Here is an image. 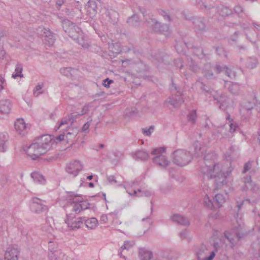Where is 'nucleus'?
I'll return each instance as SVG.
<instances>
[{
	"label": "nucleus",
	"instance_id": "obj_36",
	"mask_svg": "<svg viewBox=\"0 0 260 260\" xmlns=\"http://www.w3.org/2000/svg\"><path fill=\"white\" fill-rule=\"evenodd\" d=\"M139 19L138 16L136 14H134L131 18H129L127 21L133 26H136L138 23Z\"/></svg>",
	"mask_w": 260,
	"mask_h": 260
},
{
	"label": "nucleus",
	"instance_id": "obj_11",
	"mask_svg": "<svg viewBox=\"0 0 260 260\" xmlns=\"http://www.w3.org/2000/svg\"><path fill=\"white\" fill-rule=\"evenodd\" d=\"M147 25L151 28L155 32H160L164 33L165 36L167 37L169 35V28L167 25H161L155 19L153 18H149V20H146Z\"/></svg>",
	"mask_w": 260,
	"mask_h": 260
},
{
	"label": "nucleus",
	"instance_id": "obj_7",
	"mask_svg": "<svg viewBox=\"0 0 260 260\" xmlns=\"http://www.w3.org/2000/svg\"><path fill=\"white\" fill-rule=\"evenodd\" d=\"M74 119L70 117L62 119L58 126L56 127L57 129H60L63 131L65 129L67 133L66 134V138L68 141H70L74 138L78 134L79 131L77 128L71 127L70 126L73 122Z\"/></svg>",
	"mask_w": 260,
	"mask_h": 260
},
{
	"label": "nucleus",
	"instance_id": "obj_18",
	"mask_svg": "<svg viewBox=\"0 0 260 260\" xmlns=\"http://www.w3.org/2000/svg\"><path fill=\"white\" fill-rule=\"evenodd\" d=\"M11 103L10 100H5L0 103V119L5 118L10 113L11 110Z\"/></svg>",
	"mask_w": 260,
	"mask_h": 260
},
{
	"label": "nucleus",
	"instance_id": "obj_15",
	"mask_svg": "<svg viewBox=\"0 0 260 260\" xmlns=\"http://www.w3.org/2000/svg\"><path fill=\"white\" fill-rule=\"evenodd\" d=\"M82 169L83 165L81 162L79 160H75L67 164L66 170L68 174L73 177H76Z\"/></svg>",
	"mask_w": 260,
	"mask_h": 260
},
{
	"label": "nucleus",
	"instance_id": "obj_51",
	"mask_svg": "<svg viewBox=\"0 0 260 260\" xmlns=\"http://www.w3.org/2000/svg\"><path fill=\"white\" fill-rule=\"evenodd\" d=\"M229 126H230L229 132L231 134H232L234 132H235L236 128H237V125L236 123H230Z\"/></svg>",
	"mask_w": 260,
	"mask_h": 260
},
{
	"label": "nucleus",
	"instance_id": "obj_4",
	"mask_svg": "<svg viewBox=\"0 0 260 260\" xmlns=\"http://www.w3.org/2000/svg\"><path fill=\"white\" fill-rule=\"evenodd\" d=\"M62 23L64 31L68 33L70 37L72 38L83 48H87L88 47L89 45L88 42L86 39V37L80 28L68 19L64 20Z\"/></svg>",
	"mask_w": 260,
	"mask_h": 260
},
{
	"label": "nucleus",
	"instance_id": "obj_5",
	"mask_svg": "<svg viewBox=\"0 0 260 260\" xmlns=\"http://www.w3.org/2000/svg\"><path fill=\"white\" fill-rule=\"evenodd\" d=\"M172 161L175 165L182 167L188 165L192 159L189 152L184 149H177L172 154Z\"/></svg>",
	"mask_w": 260,
	"mask_h": 260
},
{
	"label": "nucleus",
	"instance_id": "obj_14",
	"mask_svg": "<svg viewBox=\"0 0 260 260\" xmlns=\"http://www.w3.org/2000/svg\"><path fill=\"white\" fill-rule=\"evenodd\" d=\"M49 250L48 254L50 260H62L64 256V254L58 249L57 244L51 241L49 242Z\"/></svg>",
	"mask_w": 260,
	"mask_h": 260
},
{
	"label": "nucleus",
	"instance_id": "obj_34",
	"mask_svg": "<svg viewBox=\"0 0 260 260\" xmlns=\"http://www.w3.org/2000/svg\"><path fill=\"white\" fill-rule=\"evenodd\" d=\"M195 27L199 30H203L204 29L205 25L204 23L200 19H196L193 21Z\"/></svg>",
	"mask_w": 260,
	"mask_h": 260
},
{
	"label": "nucleus",
	"instance_id": "obj_3",
	"mask_svg": "<svg viewBox=\"0 0 260 260\" xmlns=\"http://www.w3.org/2000/svg\"><path fill=\"white\" fill-rule=\"evenodd\" d=\"M53 143L51 135H43L30 145L25 151L31 159H35L46 153Z\"/></svg>",
	"mask_w": 260,
	"mask_h": 260
},
{
	"label": "nucleus",
	"instance_id": "obj_17",
	"mask_svg": "<svg viewBox=\"0 0 260 260\" xmlns=\"http://www.w3.org/2000/svg\"><path fill=\"white\" fill-rule=\"evenodd\" d=\"M14 126L16 133L21 136L25 135L27 133V130L29 128L28 124L26 123L22 118L17 119L15 122Z\"/></svg>",
	"mask_w": 260,
	"mask_h": 260
},
{
	"label": "nucleus",
	"instance_id": "obj_2",
	"mask_svg": "<svg viewBox=\"0 0 260 260\" xmlns=\"http://www.w3.org/2000/svg\"><path fill=\"white\" fill-rule=\"evenodd\" d=\"M66 204L63 208L66 212V223L72 230L80 228L84 220V217H75L74 214H78L89 207V204L83 201L81 197L73 193H68L66 197Z\"/></svg>",
	"mask_w": 260,
	"mask_h": 260
},
{
	"label": "nucleus",
	"instance_id": "obj_54",
	"mask_svg": "<svg viewBox=\"0 0 260 260\" xmlns=\"http://www.w3.org/2000/svg\"><path fill=\"white\" fill-rule=\"evenodd\" d=\"M108 221V217L107 215L103 214L101 216L100 222L101 223L104 224Z\"/></svg>",
	"mask_w": 260,
	"mask_h": 260
},
{
	"label": "nucleus",
	"instance_id": "obj_30",
	"mask_svg": "<svg viewBox=\"0 0 260 260\" xmlns=\"http://www.w3.org/2000/svg\"><path fill=\"white\" fill-rule=\"evenodd\" d=\"M44 83H39L33 90V94L35 97H38L44 92Z\"/></svg>",
	"mask_w": 260,
	"mask_h": 260
},
{
	"label": "nucleus",
	"instance_id": "obj_10",
	"mask_svg": "<svg viewBox=\"0 0 260 260\" xmlns=\"http://www.w3.org/2000/svg\"><path fill=\"white\" fill-rule=\"evenodd\" d=\"M193 147L194 148V155L197 156H204L206 161L214 160L217 158V155L214 152H210L204 155V152L206 150L205 147H202L201 144L199 142H195Z\"/></svg>",
	"mask_w": 260,
	"mask_h": 260
},
{
	"label": "nucleus",
	"instance_id": "obj_43",
	"mask_svg": "<svg viewBox=\"0 0 260 260\" xmlns=\"http://www.w3.org/2000/svg\"><path fill=\"white\" fill-rule=\"evenodd\" d=\"M42 231L44 233V235L48 236L49 238L52 235V232L53 231L52 228L50 226H47L46 227H43L42 228Z\"/></svg>",
	"mask_w": 260,
	"mask_h": 260
},
{
	"label": "nucleus",
	"instance_id": "obj_42",
	"mask_svg": "<svg viewBox=\"0 0 260 260\" xmlns=\"http://www.w3.org/2000/svg\"><path fill=\"white\" fill-rule=\"evenodd\" d=\"M203 90L205 91L206 95L208 96L209 95H211L213 96V99L215 100H217L218 102H219V100L217 98V91H214L213 90H206L205 88H203Z\"/></svg>",
	"mask_w": 260,
	"mask_h": 260
},
{
	"label": "nucleus",
	"instance_id": "obj_23",
	"mask_svg": "<svg viewBox=\"0 0 260 260\" xmlns=\"http://www.w3.org/2000/svg\"><path fill=\"white\" fill-rule=\"evenodd\" d=\"M171 219L181 225L188 226L189 225L188 220L184 217L178 214H175L171 216Z\"/></svg>",
	"mask_w": 260,
	"mask_h": 260
},
{
	"label": "nucleus",
	"instance_id": "obj_56",
	"mask_svg": "<svg viewBox=\"0 0 260 260\" xmlns=\"http://www.w3.org/2000/svg\"><path fill=\"white\" fill-rule=\"evenodd\" d=\"M89 126H90V122H89V121H87L83 125V126L82 127V131L84 132H85V133L88 132V130H89Z\"/></svg>",
	"mask_w": 260,
	"mask_h": 260
},
{
	"label": "nucleus",
	"instance_id": "obj_9",
	"mask_svg": "<svg viewBox=\"0 0 260 260\" xmlns=\"http://www.w3.org/2000/svg\"><path fill=\"white\" fill-rule=\"evenodd\" d=\"M138 184L135 182H132L127 183L126 184L122 185L121 183H118V186H123L126 189V192L131 196L142 197L145 196L149 197L153 194V192L150 190H141V189L136 190V186Z\"/></svg>",
	"mask_w": 260,
	"mask_h": 260
},
{
	"label": "nucleus",
	"instance_id": "obj_40",
	"mask_svg": "<svg viewBox=\"0 0 260 260\" xmlns=\"http://www.w3.org/2000/svg\"><path fill=\"white\" fill-rule=\"evenodd\" d=\"M154 129V126L151 125L149 127H145L142 129L143 134L146 136H150L153 132Z\"/></svg>",
	"mask_w": 260,
	"mask_h": 260
},
{
	"label": "nucleus",
	"instance_id": "obj_20",
	"mask_svg": "<svg viewBox=\"0 0 260 260\" xmlns=\"http://www.w3.org/2000/svg\"><path fill=\"white\" fill-rule=\"evenodd\" d=\"M86 15L90 18H93L96 14V5L93 0H89L85 6Z\"/></svg>",
	"mask_w": 260,
	"mask_h": 260
},
{
	"label": "nucleus",
	"instance_id": "obj_19",
	"mask_svg": "<svg viewBox=\"0 0 260 260\" xmlns=\"http://www.w3.org/2000/svg\"><path fill=\"white\" fill-rule=\"evenodd\" d=\"M38 31H41V35L44 38L46 45L50 47L54 44L55 40L54 37L49 29L44 27H40Z\"/></svg>",
	"mask_w": 260,
	"mask_h": 260
},
{
	"label": "nucleus",
	"instance_id": "obj_16",
	"mask_svg": "<svg viewBox=\"0 0 260 260\" xmlns=\"http://www.w3.org/2000/svg\"><path fill=\"white\" fill-rule=\"evenodd\" d=\"M199 260H213L215 255V251H210L205 246H202L197 252Z\"/></svg>",
	"mask_w": 260,
	"mask_h": 260
},
{
	"label": "nucleus",
	"instance_id": "obj_53",
	"mask_svg": "<svg viewBox=\"0 0 260 260\" xmlns=\"http://www.w3.org/2000/svg\"><path fill=\"white\" fill-rule=\"evenodd\" d=\"M113 80H110L109 78H107L103 81V85L107 88L109 87V85L113 82Z\"/></svg>",
	"mask_w": 260,
	"mask_h": 260
},
{
	"label": "nucleus",
	"instance_id": "obj_37",
	"mask_svg": "<svg viewBox=\"0 0 260 260\" xmlns=\"http://www.w3.org/2000/svg\"><path fill=\"white\" fill-rule=\"evenodd\" d=\"M229 89L231 93L236 94L239 89V86L235 83H230Z\"/></svg>",
	"mask_w": 260,
	"mask_h": 260
},
{
	"label": "nucleus",
	"instance_id": "obj_46",
	"mask_svg": "<svg viewBox=\"0 0 260 260\" xmlns=\"http://www.w3.org/2000/svg\"><path fill=\"white\" fill-rule=\"evenodd\" d=\"M250 204V201L249 199H246L244 200H237L236 201V206L238 209L239 210L242 207L244 204Z\"/></svg>",
	"mask_w": 260,
	"mask_h": 260
},
{
	"label": "nucleus",
	"instance_id": "obj_63",
	"mask_svg": "<svg viewBox=\"0 0 260 260\" xmlns=\"http://www.w3.org/2000/svg\"><path fill=\"white\" fill-rule=\"evenodd\" d=\"M175 48H176V51L179 53H181L182 52V50L180 49V48H179V46L178 44H177L176 46H175Z\"/></svg>",
	"mask_w": 260,
	"mask_h": 260
},
{
	"label": "nucleus",
	"instance_id": "obj_48",
	"mask_svg": "<svg viewBox=\"0 0 260 260\" xmlns=\"http://www.w3.org/2000/svg\"><path fill=\"white\" fill-rule=\"evenodd\" d=\"M188 232L187 230H183L181 231L179 235L181 239H185L188 238Z\"/></svg>",
	"mask_w": 260,
	"mask_h": 260
},
{
	"label": "nucleus",
	"instance_id": "obj_50",
	"mask_svg": "<svg viewBox=\"0 0 260 260\" xmlns=\"http://www.w3.org/2000/svg\"><path fill=\"white\" fill-rule=\"evenodd\" d=\"M229 153L227 152L226 153L224 154V158L227 160H231V155L232 153L234 151V148L233 146L230 147V148L229 149Z\"/></svg>",
	"mask_w": 260,
	"mask_h": 260
},
{
	"label": "nucleus",
	"instance_id": "obj_64",
	"mask_svg": "<svg viewBox=\"0 0 260 260\" xmlns=\"http://www.w3.org/2000/svg\"><path fill=\"white\" fill-rule=\"evenodd\" d=\"M205 76H206V78H209L211 76H213V74L210 73H205Z\"/></svg>",
	"mask_w": 260,
	"mask_h": 260
},
{
	"label": "nucleus",
	"instance_id": "obj_25",
	"mask_svg": "<svg viewBox=\"0 0 260 260\" xmlns=\"http://www.w3.org/2000/svg\"><path fill=\"white\" fill-rule=\"evenodd\" d=\"M134 245V243L132 241H126L124 242L123 245L121 246L120 250L118 251V255L120 257L123 258L124 259H126V257L122 255V252L123 250H129Z\"/></svg>",
	"mask_w": 260,
	"mask_h": 260
},
{
	"label": "nucleus",
	"instance_id": "obj_39",
	"mask_svg": "<svg viewBox=\"0 0 260 260\" xmlns=\"http://www.w3.org/2000/svg\"><path fill=\"white\" fill-rule=\"evenodd\" d=\"M231 13V10L227 7H222L219 9V14L222 16H228Z\"/></svg>",
	"mask_w": 260,
	"mask_h": 260
},
{
	"label": "nucleus",
	"instance_id": "obj_22",
	"mask_svg": "<svg viewBox=\"0 0 260 260\" xmlns=\"http://www.w3.org/2000/svg\"><path fill=\"white\" fill-rule=\"evenodd\" d=\"M243 181L245 185V187L243 189V190L247 189L255 192L259 188L257 185L252 182L250 176H247L246 177H244L243 178Z\"/></svg>",
	"mask_w": 260,
	"mask_h": 260
},
{
	"label": "nucleus",
	"instance_id": "obj_38",
	"mask_svg": "<svg viewBox=\"0 0 260 260\" xmlns=\"http://www.w3.org/2000/svg\"><path fill=\"white\" fill-rule=\"evenodd\" d=\"M74 71V70L71 68H63L60 69V72L62 75L68 77L72 75V72Z\"/></svg>",
	"mask_w": 260,
	"mask_h": 260
},
{
	"label": "nucleus",
	"instance_id": "obj_12",
	"mask_svg": "<svg viewBox=\"0 0 260 260\" xmlns=\"http://www.w3.org/2000/svg\"><path fill=\"white\" fill-rule=\"evenodd\" d=\"M45 201L38 198H32L30 202V209L35 213H40L48 210V207L45 205Z\"/></svg>",
	"mask_w": 260,
	"mask_h": 260
},
{
	"label": "nucleus",
	"instance_id": "obj_59",
	"mask_svg": "<svg viewBox=\"0 0 260 260\" xmlns=\"http://www.w3.org/2000/svg\"><path fill=\"white\" fill-rule=\"evenodd\" d=\"M234 10L236 13H240L243 11V8L240 6H237L235 7Z\"/></svg>",
	"mask_w": 260,
	"mask_h": 260
},
{
	"label": "nucleus",
	"instance_id": "obj_26",
	"mask_svg": "<svg viewBox=\"0 0 260 260\" xmlns=\"http://www.w3.org/2000/svg\"><path fill=\"white\" fill-rule=\"evenodd\" d=\"M132 157L135 159L146 160L149 157L148 153L145 150H139L132 153Z\"/></svg>",
	"mask_w": 260,
	"mask_h": 260
},
{
	"label": "nucleus",
	"instance_id": "obj_8",
	"mask_svg": "<svg viewBox=\"0 0 260 260\" xmlns=\"http://www.w3.org/2000/svg\"><path fill=\"white\" fill-rule=\"evenodd\" d=\"M166 149L164 147H160L154 149L151 154L155 157L153 158V162L162 169H167L170 166L171 162L167 157L163 154Z\"/></svg>",
	"mask_w": 260,
	"mask_h": 260
},
{
	"label": "nucleus",
	"instance_id": "obj_62",
	"mask_svg": "<svg viewBox=\"0 0 260 260\" xmlns=\"http://www.w3.org/2000/svg\"><path fill=\"white\" fill-rule=\"evenodd\" d=\"M64 3V1L63 0H57V2H56V5L60 7L61 6L62 4Z\"/></svg>",
	"mask_w": 260,
	"mask_h": 260
},
{
	"label": "nucleus",
	"instance_id": "obj_57",
	"mask_svg": "<svg viewBox=\"0 0 260 260\" xmlns=\"http://www.w3.org/2000/svg\"><path fill=\"white\" fill-rule=\"evenodd\" d=\"M160 13L164 17L165 20L168 21L170 20V17L167 14V13L165 11L161 10Z\"/></svg>",
	"mask_w": 260,
	"mask_h": 260
},
{
	"label": "nucleus",
	"instance_id": "obj_32",
	"mask_svg": "<svg viewBox=\"0 0 260 260\" xmlns=\"http://www.w3.org/2000/svg\"><path fill=\"white\" fill-rule=\"evenodd\" d=\"M90 108L89 105L87 104L85 105L83 108L81 112H76L72 114V118H75L77 116H80L84 115L88 113Z\"/></svg>",
	"mask_w": 260,
	"mask_h": 260
},
{
	"label": "nucleus",
	"instance_id": "obj_24",
	"mask_svg": "<svg viewBox=\"0 0 260 260\" xmlns=\"http://www.w3.org/2000/svg\"><path fill=\"white\" fill-rule=\"evenodd\" d=\"M139 256L141 260H150L152 257V253L144 248L139 249Z\"/></svg>",
	"mask_w": 260,
	"mask_h": 260
},
{
	"label": "nucleus",
	"instance_id": "obj_31",
	"mask_svg": "<svg viewBox=\"0 0 260 260\" xmlns=\"http://www.w3.org/2000/svg\"><path fill=\"white\" fill-rule=\"evenodd\" d=\"M23 68L21 64L18 63L15 67V72L12 74V77L14 79L17 77H22L23 75L22 74Z\"/></svg>",
	"mask_w": 260,
	"mask_h": 260
},
{
	"label": "nucleus",
	"instance_id": "obj_49",
	"mask_svg": "<svg viewBox=\"0 0 260 260\" xmlns=\"http://www.w3.org/2000/svg\"><path fill=\"white\" fill-rule=\"evenodd\" d=\"M6 85L5 79L2 76H0V92L5 88Z\"/></svg>",
	"mask_w": 260,
	"mask_h": 260
},
{
	"label": "nucleus",
	"instance_id": "obj_47",
	"mask_svg": "<svg viewBox=\"0 0 260 260\" xmlns=\"http://www.w3.org/2000/svg\"><path fill=\"white\" fill-rule=\"evenodd\" d=\"M216 70L217 73H220L221 72H225V73L229 76V69L226 67H221L218 65L216 66Z\"/></svg>",
	"mask_w": 260,
	"mask_h": 260
},
{
	"label": "nucleus",
	"instance_id": "obj_33",
	"mask_svg": "<svg viewBox=\"0 0 260 260\" xmlns=\"http://www.w3.org/2000/svg\"><path fill=\"white\" fill-rule=\"evenodd\" d=\"M106 15L109 18V21L112 23H115L118 19V14L116 11H111L108 12Z\"/></svg>",
	"mask_w": 260,
	"mask_h": 260
},
{
	"label": "nucleus",
	"instance_id": "obj_27",
	"mask_svg": "<svg viewBox=\"0 0 260 260\" xmlns=\"http://www.w3.org/2000/svg\"><path fill=\"white\" fill-rule=\"evenodd\" d=\"M31 177L34 181L39 184L44 185L46 183V179L39 172H34L31 173Z\"/></svg>",
	"mask_w": 260,
	"mask_h": 260
},
{
	"label": "nucleus",
	"instance_id": "obj_29",
	"mask_svg": "<svg viewBox=\"0 0 260 260\" xmlns=\"http://www.w3.org/2000/svg\"><path fill=\"white\" fill-rule=\"evenodd\" d=\"M214 201L216 204L217 207L220 208L225 202V198L222 194H217L214 198Z\"/></svg>",
	"mask_w": 260,
	"mask_h": 260
},
{
	"label": "nucleus",
	"instance_id": "obj_55",
	"mask_svg": "<svg viewBox=\"0 0 260 260\" xmlns=\"http://www.w3.org/2000/svg\"><path fill=\"white\" fill-rule=\"evenodd\" d=\"M251 167V163L250 162H246L244 166L243 173H245L250 170Z\"/></svg>",
	"mask_w": 260,
	"mask_h": 260
},
{
	"label": "nucleus",
	"instance_id": "obj_44",
	"mask_svg": "<svg viewBox=\"0 0 260 260\" xmlns=\"http://www.w3.org/2000/svg\"><path fill=\"white\" fill-rule=\"evenodd\" d=\"M254 104L252 102H249L248 103H245L242 106V110L247 111V113H248L251 110H252L254 107Z\"/></svg>",
	"mask_w": 260,
	"mask_h": 260
},
{
	"label": "nucleus",
	"instance_id": "obj_60",
	"mask_svg": "<svg viewBox=\"0 0 260 260\" xmlns=\"http://www.w3.org/2000/svg\"><path fill=\"white\" fill-rule=\"evenodd\" d=\"M64 136H65V134H64V133H63L62 134H60V135L57 136L56 138V139L57 141L60 142V141H62L63 140H64Z\"/></svg>",
	"mask_w": 260,
	"mask_h": 260
},
{
	"label": "nucleus",
	"instance_id": "obj_35",
	"mask_svg": "<svg viewBox=\"0 0 260 260\" xmlns=\"http://www.w3.org/2000/svg\"><path fill=\"white\" fill-rule=\"evenodd\" d=\"M257 64V60L255 58H249L246 62V66L249 69L254 68Z\"/></svg>",
	"mask_w": 260,
	"mask_h": 260
},
{
	"label": "nucleus",
	"instance_id": "obj_1",
	"mask_svg": "<svg viewBox=\"0 0 260 260\" xmlns=\"http://www.w3.org/2000/svg\"><path fill=\"white\" fill-rule=\"evenodd\" d=\"M233 170V168L231 167V162H220L213 166L206 165L203 169L202 172L204 177L215 179L216 186L214 189H211L205 183L201 185V189L205 193L203 201L204 206L212 210L216 208L209 196L212 194L218 187L226 184L231 180L230 174Z\"/></svg>",
	"mask_w": 260,
	"mask_h": 260
},
{
	"label": "nucleus",
	"instance_id": "obj_52",
	"mask_svg": "<svg viewBox=\"0 0 260 260\" xmlns=\"http://www.w3.org/2000/svg\"><path fill=\"white\" fill-rule=\"evenodd\" d=\"M107 180L110 184L113 185L118 182L115 179V177L114 176H110L108 177Z\"/></svg>",
	"mask_w": 260,
	"mask_h": 260
},
{
	"label": "nucleus",
	"instance_id": "obj_61",
	"mask_svg": "<svg viewBox=\"0 0 260 260\" xmlns=\"http://www.w3.org/2000/svg\"><path fill=\"white\" fill-rule=\"evenodd\" d=\"M142 221H146L148 223V224L149 225H150L152 223V221L151 219L149 217H148L146 218H143Z\"/></svg>",
	"mask_w": 260,
	"mask_h": 260
},
{
	"label": "nucleus",
	"instance_id": "obj_13",
	"mask_svg": "<svg viewBox=\"0 0 260 260\" xmlns=\"http://www.w3.org/2000/svg\"><path fill=\"white\" fill-rule=\"evenodd\" d=\"M171 90L173 93L175 91L177 93V95L175 98L170 97L168 100L166 101V102L173 105L175 108H178L180 107L184 102V100L182 97V92L179 89H178L177 87L173 83L172 84Z\"/></svg>",
	"mask_w": 260,
	"mask_h": 260
},
{
	"label": "nucleus",
	"instance_id": "obj_45",
	"mask_svg": "<svg viewBox=\"0 0 260 260\" xmlns=\"http://www.w3.org/2000/svg\"><path fill=\"white\" fill-rule=\"evenodd\" d=\"M197 118L196 111L195 110L190 112L188 116V120L193 123L195 122Z\"/></svg>",
	"mask_w": 260,
	"mask_h": 260
},
{
	"label": "nucleus",
	"instance_id": "obj_41",
	"mask_svg": "<svg viewBox=\"0 0 260 260\" xmlns=\"http://www.w3.org/2000/svg\"><path fill=\"white\" fill-rule=\"evenodd\" d=\"M9 136L6 133H0V143L2 144H8Z\"/></svg>",
	"mask_w": 260,
	"mask_h": 260
},
{
	"label": "nucleus",
	"instance_id": "obj_6",
	"mask_svg": "<svg viewBox=\"0 0 260 260\" xmlns=\"http://www.w3.org/2000/svg\"><path fill=\"white\" fill-rule=\"evenodd\" d=\"M241 230V228H236L231 231H226L224 233V237L220 240L219 245L217 243H214V246L217 248V246H223L224 244L226 245L227 244L225 242V240H226L231 244V247L233 248L235 239L239 240L243 236V234L240 233Z\"/></svg>",
	"mask_w": 260,
	"mask_h": 260
},
{
	"label": "nucleus",
	"instance_id": "obj_58",
	"mask_svg": "<svg viewBox=\"0 0 260 260\" xmlns=\"http://www.w3.org/2000/svg\"><path fill=\"white\" fill-rule=\"evenodd\" d=\"M8 148V144H2L0 143V152H4L6 151Z\"/></svg>",
	"mask_w": 260,
	"mask_h": 260
},
{
	"label": "nucleus",
	"instance_id": "obj_28",
	"mask_svg": "<svg viewBox=\"0 0 260 260\" xmlns=\"http://www.w3.org/2000/svg\"><path fill=\"white\" fill-rule=\"evenodd\" d=\"M86 226L90 230L94 229L98 225V221L96 218L92 217L86 220L84 219Z\"/></svg>",
	"mask_w": 260,
	"mask_h": 260
},
{
	"label": "nucleus",
	"instance_id": "obj_21",
	"mask_svg": "<svg viewBox=\"0 0 260 260\" xmlns=\"http://www.w3.org/2000/svg\"><path fill=\"white\" fill-rule=\"evenodd\" d=\"M19 251L17 247L14 246L9 247L5 252V258L6 260H17Z\"/></svg>",
	"mask_w": 260,
	"mask_h": 260
}]
</instances>
